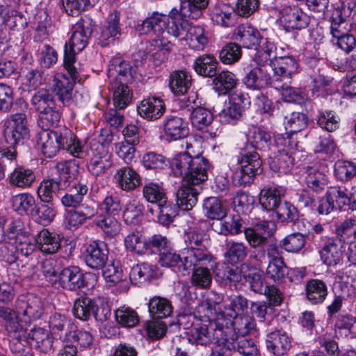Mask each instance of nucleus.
Here are the masks:
<instances>
[{
  "mask_svg": "<svg viewBox=\"0 0 356 356\" xmlns=\"http://www.w3.org/2000/svg\"><path fill=\"white\" fill-rule=\"evenodd\" d=\"M284 191L280 186H266L260 192L259 202L267 211H276L282 204L281 197Z\"/></svg>",
  "mask_w": 356,
  "mask_h": 356,
  "instance_id": "c756f323",
  "label": "nucleus"
},
{
  "mask_svg": "<svg viewBox=\"0 0 356 356\" xmlns=\"http://www.w3.org/2000/svg\"><path fill=\"white\" fill-rule=\"evenodd\" d=\"M229 339L233 341V353L237 350L241 356H261L255 341L251 337L234 338L229 335Z\"/></svg>",
  "mask_w": 356,
  "mask_h": 356,
  "instance_id": "6e6d98bb",
  "label": "nucleus"
},
{
  "mask_svg": "<svg viewBox=\"0 0 356 356\" xmlns=\"http://www.w3.org/2000/svg\"><path fill=\"white\" fill-rule=\"evenodd\" d=\"M143 196L148 202L163 205L167 202L168 197L165 189L159 184L150 182L143 187Z\"/></svg>",
  "mask_w": 356,
  "mask_h": 356,
  "instance_id": "864d4df0",
  "label": "nucleus"
},
{
  "mask_svg": "<svg viewBox=\"0 0 356 356\" xmlns=\"http://www.w3.org/2000/svg\"><path fill=\"white\" fill-rule=\"evenodd\" d=\"M163 131L168 138L175 140L182 139L188 134V123L180 117L170 116L164 123Z\"/></svg>",
  "mask_w": 356,
  "mask_h": 356,
  "instance_id": "473e14b6",
  "label": "nucleus"
},
{
  "mask_svg": "<svg viewBox=\"0 0 356 356\" xmlns=\"http://www.w3.org/2000/svg\"><path fill=\"white\" fill-rule=\"evenodd\" d=\"M136 70L133 69L128 61L120 56L113 58L109 63L108 76L111 81L132 83L135 78Z\"/></svg>",
  "mask_w": 356,
  "mask_h": 356,
  "instance_id": "6ab92c4d",
  "label": "nucleus"
},
{
  "mask_svg": "<svg viewBox=\"0 0 356 356\" xmlns=\"http://www.w3.org/2000/svg\"><path fill=\"white\" fill-rule=\"evenodd\" d=\"M31 104L39 113L38 122L42 128L58 127L60 122V106L49 89L41 88L33 95Z\"/></svg>",
  "mask_w": 356,
  "mask_h": 356,
  "instance_id": "39448f33",
  "label": "nucleus"
},
{
  "mask_svg": "<svg viewBox=\"0 0 356 356\" xmlns=\"http://www.w3.org/2000/svg\"><path fill=\"white\" fill-rule=\"evenodd\" d=\"M60 286L67 291H75L86 286L83 273L75 266L65 268L58 275Z\"/></svg>",
  "mask_w": 356,
  "mask_h": 356,
  "instance_id": "5701e85b",
  "label": "nucleus"
},
{
  "mask_svg": "<svg viewBox=\"0 0 356 356\" xmlns=\"http://www.w3.org/2000/svg\"><path fill=\"white\" fill-rule=\"evenodd\" d=\"M159 262L162 266L177 267V270L184 275L188 273L191 268H184L183 251L181 254H177L170 250H165L161 252Z\"/></svg>",
  "mask_w": 356,
  "mask_h": 356,
  "instance_id": "e2e57ef3",
  "label": "nucleus"
},
{
  "mask_svg": "<svg viewBox=\"0 0 356 356\" xmlns=\"http://www.w3.org/2000/svg\"><path fill=\"white\" fill-rule=\"evenodd\" d=\"M234 333L230 332V336L234 338L250 337L249 334L254 328V321L248 316H234L233 321ZM230 330H232L230 329Z\"/></svg>",
  "mask_w": 356,
  "mask_h": 356,
  "instance_id": "13d9d810",
  "label": "nucleus"
},
{
  "mask_svg": "<svg viewBox=\"0 0 356 356\" xmlns=\"http://www.w3.org/2000/svg\"><path fill=\"white\" fill-rule=\"evenodd\" d=\"M209 0L181 1V13L185 17L197 19L202 15V10L209 5Z\"/></svg>",
  "mask_w": 356,
  "mask_h": 356,
  "instance_id": "052dcab7",
  "label": "nucleus"
},
{
  "mask_svg": "<svg viewBox=\"0 0 356 356\" xmlns=\"http://www.w3.org/2000/svg\"><path fill=\"white\" fill-rule=\"evenodd\" d=\"M8 179L11 186L24 188L33 183L35 176L32 170L18 166L10 173Z\"/></svg>",
  "mask_w": 356,
  "mask_h": 356,
  "instance_id": "37998d69",
  "label": "nucleus"
},
{
  "mask_svg": "<svg viewBox=\"0 0 356 356\" xmlns=\"http://www.w3.org/2000/svg\"><path fill=\"white\" fill-rule=\"evenodd\" d=\"M354 5L342 2L341 6L332 8L330 15H325V19L330 23V33L334 38L348 33L350 23L348 18L351 15Z\"/></svg>",
  "mask_w": 356,
  "mask_h": 356,
  "instance_id": "9d476101",
  "label": "nucleus"
},
{
  "mask_svg": "<svg viewBox=\"0 0 356 356\" xmlns=\"http://www.w3.org/2000/svg\"><path fill=\"white\" fill-rule=\"evenodd\" d=\"M124 245L127 250L138 254L147 252V240L139 231L130 232L124 238Z\"/></svg>",
  "mask_w": 356,
  "mask_h": 356,
  "instance_id": "4d7b16f0",
  "label": "nucleus"
},
{
  "mask_svg": "<svg viewBox=\"0 0 356 356\" xmlns=\"http://www.w3.org/2000/svg\"><path fill=\"white\" fill-rule=\"evenodd\" d=\"M234 38L239 42L242 47L256 49L263 41L259 31L250 25L241 24L236 28Z\"/></svg>",
  "mask_w": 356,
  "mask_h": 356,
  "instance_id": "b1692460",
  "label": "nucleus"
},
{
  "mask_svg": "<svg viewBox=\"0 0 356 356\" xmlns=\"http://www.w3.org/2000/svg\"><path fill=\"white\" fill-rule=\"evenodd\" d=\"M38 248L44 254H53L60 248L59 236L50 232L47 229H42L35 238Z\"/></svg>",
  "mask_w": 356,
  "mask_h": 356,
  "instance_id": "7c9ffc66",
  "label": "nucleus"
},
{
  "mask_svg": "<svg viewBox=\"0 0 356 356\" xmlns=\"http://www.w3.org/2000/svg\"><path fill=\"white\" fill-rule=\"evenodd\" d=\"M238 83L234 74L229 71H222L213 79V89L219 94L225 95L234 89Z\"/></svg>",
  "mask_w": 356,
  "mask_h": 356,
  "instance_id": "49530a36",
  "label": "nucleus"
},
{
  "mask_svg": "<svg viewBox=\"0 0 356 356\" xmlns=\"http://www.w3.org/2000/svg\"><path fill=\"white\" fill-rule=\"evenodd\" d=\"M250 143L246 145H252L254 150L260 149L263 151L270 150L271 144V137L270 134L259 127H254L248 134Z\"/></svg>",
  "mask_w": 356,
  "mask_h": 356,
  "instance_id": "c03bdc74",
  "label": "nucleus"
},
{
  "mask_svg": "<svg viewBox=\"0 0 356 356\" xmlns=\"http://www.w3.org/2000/svg\"><path fill=\"white\" fill-rule=\"evenodd\" d=\"M218 62L213 54H205L195 58L193 69L202 76L212 78L218 72Z\"/></svg>",
  "mask_w": 356,
  "mask_h": 356,
  "instance_id": "c9c22d12",
  "label": "nucleus"
},
{
  "mask_svg": "<svg viewBox=\"0 0 356 356\" xmlns=\"http://www.w3.org/2000/svg\"><path fill=\"white\" fill-rule=\"evenodd\" d=\"M92 29L90 23H77L68 42H65L64 49V67L74 79L79 77V69L75 65L76 53L81 51L88 44Z\"/></svg>",
  "mask_w": 356,
  "mask_h": 356,
  "instance_id": "f03ea898",
  "label": "nucleus"
},
{
  "mask_svg": "<svg viewBox=\"0 0 356 356\" xmlns=\"http://www.w3.org/2000/svg\"><path fill=\"white\" fill-rule=\"evenodd\" d=\"M95 300L81 296L75 300L72 309L74 316L82 321H88L94 312Z\"/></svg>",
  "mask_w": 356,
  "mask_h": 356,
  "instance_id": "3c124183",
  "label": "nucleus"
},
{
  "mask_svg": "<svg viewBox=\"0 0 356 356\" xmlns=\"http://www.w3.org/2000/svg\"><path fill=\"white\" fill-rule=\"evenodd\" d=\"M186 248L183 250L184 268H192L197 265H207L213 257L208 251L205 235L197 231H190L184 235Z\"/></svg>",
  "mask_w": 356,
  "mask_h": 356,
  "instance_id": "7ed1b4c3",
  "label": "nucleus"
},
{
  "mask_svg": "<svg viewBox=\"0 0 356 356\" xmlns=\"http://www.w3.org/2000/svg\"><path fill=\"white\" fill-rule=\"evenodd\" d=\"M209 163L208 160L202 156L193 157L188 172L186 173L184 181L187 184L200 186L208 179V169Z\"/></svg>",
  "mask_w": 356,
  "mask_h": 356,
  "instance_id": "4be33fe9",
  "label": "nucleus"
},
{
  "mask_svg": "<svg viewBox=\"0 0 356 356\" xmlns=\"http://www.w3.org/2000/svg\"><path fill=\"white\" fill-rule=\"evenodd\" d=\"M49 327L52 337L55 340H59L63 343L71 341V336L76 325L70 319L60 314L51 315L49 320Z\"/></svg>",
  "mask_w": 356,
  "mask_h": 356,
  "instance_id": "dca6fc26",
  "label": "nucleus"
},
{
  "mask_svg": "<svg viewBox=\"0 0 356 356\" xmlns=\"http://www.w3.org/2000/svg\"><path fill=\"white\" fill-rule=\"evenodd\" d=\"M71 79L63 74H56L53 79L51 89L63 106H68L71 103L74 85L76 81H79V76L76 79L71 76Z\"/></svg>",
  "mask_w": 356,
  "mask_h": 356,
  "instance_id": "412c9836",
  "label": "nucleus"
},
{
  "mask_svg": "<svg viewBox=\"0 0 356 356\" xmlns=\"http://www.w3.org/2000/svg\"><path fill=\"white\" fill-rule=\"evenodd\" d=\"M148 311L153 318H165L172 314L173 307L167 298L154 296L149 300Z\"/></svg>",
  "mask_w": 356,
  "mask_h": 356,
  "instance_id": "ea45409f",
  "label": "nucleus"
},
{
  "mask_svg": "<svg viewBox=\"0 0 356 356\" xmlns=\"http://www.w3.org/2000/svg\"><path fill=\"white\" fill-rule=\"evenodd\" d=\"M187 107L191 106L193 111L191 115L192 125L197 130L204 134V137L213 138L220 132L218 127L213 124V114L207 109L203 107H196L193 108L191 104H195V99L191 101L188 99Z\"/></svg>",
  "mask_w": 356,
  "mask_h": 356,
  "instance_id": "9b49d317",
  "label": "nucleus"
},
{
  "mask_svg": "<svg viewBox=\"0 0 356 356\" xmlns=\"http://www.w3.org/2000/svg\"><path fill=\"white\" fill-rule=\"evenodd\" d=\"M108 250L104 242L93 241L84 252V261L90 268L102 269L108 261Z\"/></svg>",
  "mask_w": 356,
  "mask_h": 356,
  "instance_id": "a211bd4d",
  "label": "nucleus"
},
{
  "mask_svg": "<svg viewBox=\"0 0 356 356\" xmlns=\"http://www.w3.org/2000/svg\"><path fill=\"white\" fill-rule=\"evenodd\" d=\"M243 81L248 88L261 89L270 84L271 79L265 70L260 67H256L245 75Z\"/></svg>",
  "mask_w": 356,
  "mask_h": 356,
  "instance_id": "de8ad7c7",
  "label": "nucleus"
},
{
  "mask_svg": "<svg viewBox=\"0 0 356 356\" xmlns=\"http://www.w3.org/2000/svg\"><path fill=\"white\" fill-rule=\"evenodd\" d=\"M121 81H111L110 90L113 92L114 106L119 109L125 108L131 102L133 93L128 84Z\"/></svg>",
  "mask_w": 356,
  "mask_h": 356,
  "instance_id": "72a5a7b5",
  "label": "nucleus"
},
{
  "mask_svg": "<svg viewBox=\"0 0 356 356\" xmlns=\"http://www.w3.org/2000/svg\"><path fill=\"white\" fill-rule=\"evenodd\" d=\"M38 134L37 144L42 149L47 157H53L63 149L64 144L67 143V137L70 136V130L63 129L57 132L49 130V128H42Z\"/></svg>",
  "mask_w": 356,
  "mask_h": 356,
  "instance_id": "6e6552de",
  "label": "nucleus"
},
{
  "mask_svg": "<svg viewBox=\"0 0 356 356\" xmlns=\"http://www.w3.org/2000/svg\"><path fill=\"white\" fill-rule=\"evenodd\" d=\"M79 169V163L75 159L58 163L54 170L58 177L55 179L60 181L63 186L65 187L67 184L73 180L77 175Z\"/></svg>",
  "mask_w": 356,
  "mask_h": 356,
  "instance_id": "a19ab883",
  "label": "nucleus"
},
{
  "mask_svg": "<svg viewBox=\"0 0 356 356\" xmlns=\"http://www.w3.org/2000/svg\"><path fill=\"white\" fill-rule=\"evenodd\" d=\"M307 118L305 114L300 112H293L289 118H287V122L286 124V129L288 130V133L282 136H286L287 135L293 136L295 135L304 129L307 125Z\"/></svg>",
  "mask_w": 356,
  "mask_h": 356,
  "instance_id": "69168bd1",
  "label": "nucleus"
},
{
  "mask_svg": "<svg viewBox=\"0 0 356 356\" xmlns=\"http://www.w3.org/2000/svg\"><path fill=\"white\" fill-rule=\"evenodd\" d=\"M275 146L277 149V154L270 162V168L274 172L286 174L294 165L298 153V142L293 136H277Z\"/></svg>",
  "mask_w": 356,
  "mask_h": 356,
  "instance_id": "0eeeda50",
  "label": "nucleus"
},
{
  "mask_svg": "<svg viewBox=\"0 0 356 356\" xmlns=\"http://www.w3.org/2000/svg\"><path fill=\"white\" fill-rule=\"evenodd\" d=\"M321 259L327 266H336L343 257V245L337 238H330L319 252Z\"/></svg>",
  "mask_w": 356,
  "mask_h": 356,
  "instance_id": "bb28decb",
  "label": "nucleus"
},
{
  "mask_svg": "<svg viewBox=\"0 0 356 356\" xmlns=\"http://www.w3.org/2000/svg\"><path fill=\"white\" fill-rule=\"evenodd\" d=\"M190 48L196 51H202L209 43L208 32L201 26H191L188 33V38Z\"/></svg>",
  "mask_w": 356,
  "mask_h": 356,
  "instance_id": "8fccbe9b",
  "label": "nucleus"
},
{
  "mask_svg": "<svg viewBox=\"0 0 356 356\" xmlns=\"http://www.w3.org/2000/svg\"><path fill=\"white\" fill-rule=\"evenodd\" d=\"M230 328L216 322L198 324L191 330L190 341L197 345L208 346L214 342L213 356H232L233 341L229 339Z\"/></svg>",
  "mask_w": 356,
  "mask_h": 356,
  "instance_id": "f257e3e1",
  "label": "nucleus"
},
{
  "mask_svg": "<svg viewBox=\"0 0 356 356\" xmlns=\"http://www.w3.org/2000/svg\"><path fill=\"white\" fill-rule=\"evenodd\" d=\"M120 14L118 11L111 13L104 24L101 26L97 33L98 44L102 47L108 46L119 39L121 35L120 25Z\"/></svg>",
  "mask_w": 356,
  "mask_h": 356,
  "instance_id": "2eb2a0df",
  "label": "nucleus"
},
{
  "mask_svg": "<svg viewBox=\"0 0 356 356\" xmlns=\"http://www.w3.org/2000/svg\"><path fill=\"white\" fill-rule=\"evenodd\" d=\"M291 83H281L282 87L275 88L281 91L283 99L287 102H292L298 104H304L307 99V95L300 88H293Z\"/></svg>",
  "mask_w": 356,
  "mask_h": 356,
  "instance_id": "680f3d73",
  "label": "nucleus"
},
{
  "mask_svg": "<svg viewBox=\"0 0 356 356\" xmlns=\"http://www.w3.org/2000/svg\"><path fill=\"white\" fill-rule=\"evenodd\" d=\"M193 159V157L186 152L177 154L170 163L174 175L184 178L186 173L188 172Z\"/></svg>",
  "mask_w": 356,
  "mask_h": 356,
  "instance_id": "338daca9",
  "label": "nucleus"
},
{
  "mask_svg": "<svg viewBox=\"0 0 356 356\" xmlns=\"http://www.w3.org/2000/svg\"><path fill=\"white\" fill-rule=\"evenodd\" d=\"M13 209L19 214H28L32 216L35 207V200L29 193H21L12 198Z\"/></svg>",
  "mask_w": 356,
  "mask_h": 356,
  "instance_id": "bf43d9fd",
  "label": "nucleus"
},
{
  "mask_svg": "<svg viewBox=\"0 0 356 356\" xmlns=\"http://www.w3.org/2000/svg\"><path fill=\"white\" fill-rule=\"evenodd\" d=\"M8 126L5 130V137L8 143L14 145H23L29 139V130L27 127L26 115L24 113L11 115L10 120L6 122Z\"/></svg>",
  "mask_w": 356,
  "mask_h": 356,
  "instance_id": "f8f14e48",
  "label": "nucleus"
},
{
  "mask_svg": "<svg viewBox=\"0 0 356 356\" xmlns=\"http://www.w3.org/2000/svg\"><path fill=\"white\" fill-rule=\"evenodd\" d=\"M192 84L191 75L184 70L173 71L170 75L169 86L177 96L187 93Z\"/></svg>",
  "mask_w": 356,
  "mask_h": 356,
  "instance_id": "e433bc0d",
  "label": "nucleus"
},
{
  "mask_svg": "<svg viewBox=\"0 0 356 356\" xmlns=\"http://www.w3.org/2000/svg\"><path fill=\"white\" fill-rule=\"evenodd\" d=\"M273 76L270 85L273 88L282 87L281 83H291L292 76L298 68V63L293 56H279L271 63Z\"/></svg>",
  "mask_w": 356,
  "mask_h": 356,
  "instance_id": "1a4fd4ad",
  "label": "nucleus"
},
{
  "mask_svg": "<svg viewBox=\"0 0 356 356\" xmlns=\"http://www.w3.org/2000/svg\"><path fill=\"white\" fill-rule=\"evenodd\" d=\"M17 310L0 306V318L4 321V327L8 335L15 339L26 338L25 324L19 319Z\"/></svg>",
  "mask_w": 356,
  "mask_h": 356,
  "instance_id": "f3484780",
  "label": "nucleus"
},
{
  "mask_svg": "<svg viewBox=\"0 0 356 356\" xmlns=\"http://www.w3.org/2000/svg\"><path fill=\"white\" fill-rule=\"evenodd\" d=\"M92 156L88 165L89 172L94 176L97 177L103 175L112 165V153L105 148L97 145L90 148Z\"/></svg>",
  "mask_w": 356,
  "mask_h": 356,
  "instance_id": "aec40b11",
  "label": "nucleus"
},
{
  "mask_svg": "<svg viewBox=\"0 0 356 356\" xmlns=\"http://www.w3.org/2000/svg\"><path fill=\"white\" fill-rule=\"evenodd\" d=\"M64 188L60 181L55 178L44 180L38 188V195L42 202L51 203L57 197V193Z\"/></svg>",
  "mask_w": 356,
  "mask_h": 356,
  "instance_id": "79ce46f5",
  "label": "nucleus"
},
{
  "mask_svg": "<svg viewBox=\"0 0 356 356\" xmlns=\"http://www.w3.org/2000/svg\"><path fill=\"white\" fill-rule=\"evenodd\" d=\"M287 266L282 259L269 261L266 274L268 277L277 283H282L287 275Z\"/></svg>",
  "mask_w": 356,
  "mask_h": 356,
  "instance_id": "774afa93",
  "label": "nucleus"
},
{
  "mask_svg": "<svg viewBox=\"0 0 356 356\" xmlns=\"http://www.w3.org/2000/svg\"><path fill=\"white\" fill-rule=\"evenodd\" d=\"M266 347L275 356H282L291 348V339L285 332H272L267 336Z\"/></svg>",
  "mask_w": 356,
  "mask_h": 356,
  "instance_id": "cd10ccee",
  "label": "nucleus"
},
{
  "mask_svg": "<svg viewBox=\"0 0 356 356\" xmlns=\"http://www.w3.org/2000/svg\"><path fill=\"white\" fill-rule=\"evenodd\" d=\"M202 187L185 183L177 192V204L184 210H191L198 201Z\"/></svg>",
  "mask_w": 356,
  "mask_h": 356,
  "instance_id": "c85d7f7f",
  "label": "nucleus"
},
{
  "mask_svg": "<svg viewBox=\"0 0 356 356\" xmlns=\"http://www.w3.org/2000/svg\"><path fill=\"white\" fill-rule=\"evenodd\" d=\"M341 244L356 243V218H347L336 228V236Z\"/></svg>",
  "mask_w": 356,
  "mask_h": 356,
  "instance_id": "a18cd8bd",
  "label": "nucleus"
},
{
  "mask_svg": "<svg viewBox=\"0 0 356 356\" xmlns=\"http://www.w3.org/2000/svg\"><path fill=\"white\" fill-rule=\"evenodd\" d=\"M137 111L142 118L148 120H155L163 114L165 105L161 99L149 97L140 102Z\"/></svg>",
  "mask_w": 356,
  "mask_h": 356,
  "instance_id": "a878e982",
  "label": "nucleus"
},
{
  "mask_svg": "<svg viewBox=\"0 0 356 356\" xmlns=\"http://www.w3.org/2000/svg\"><path fill=\"white\" fill-rule=\"evenodd\" d=\"M248 255V248L242 242L227 241L226 251L224 254L225 260L232 264L243 261Z\"/></svg>",
  "mask_w": 356,
  "mask_h": 356,
  "instance_id": "603ef678",
  "label": "nucleus"
},
{
  "mask_svg": "<svg viewBox=\"0 0 356 356\" xmlns=\"http://www.w3.org/2000/svg\"><path fill=\"white\" fill-rule=\"evenodd\" d=\"M16 309L22 316L21 320L26 329L32 321L40 318L43 312L41 300L33 296L19 297L16 301Z\"/></svg>",
  "mask_w": 356,
  "mask_h": 356,
  "instance_id": "ddd939ff",
  "label": "nucleus"
},
{
  "mask_svg": "<svg viewBox=\"0 0 356 356\" xmlns=\"http://www.w3.org/2000/svg\"><path fill=\"white\" fill-rule=\"evenodd\" d=\"M280 22L286 31L305 29L309 17L296 6H286L280 11Z\"/></svg>",
  "mask_w": 356,
  "mask_h": 356,
  "instance_id": "4468645a",
  "label": "nucleus"
},
{
  "mask_svg": "<svg viewBox=\"0 0 356 356\" xmlns=\"http://www.w3.org/2000/svg\"><path fill=\"white\" fill-rule=\"evenodd\" d=\"M239 168L233 174V180L238 186H246L253 182L255 176L262 171L261 156L252 145H245L237 160Z\"/></svg>",
  "mask_w": 356,
  "mask_h": 356,
  "instance_id": "20e7f679",
  "label": "nucleus"
},
{
  "mask_svg": "<svg viewBox=\"0 0 356 356\" xmlns=\"http://www.w3.org/2000/svg\"><path fill=\"white\" fill-rule=\"evenodd\" d=\"M114 179L117 186L126 192H131L141 184L140 175L128 166L118 169L114 175Z\"/></svg>",
  "mask_w": 356,
  "mask_h": 356,
  "instance_id": "393cba45",
  "label": "nucleus"
},
{
  "mask_svg": "<svg viewBox=\"0 0 356 356\" xmlns=\"http://www.w3.org/2000/svg\"><path fill=\"white\" fill-rule=\"evenodd\" d=\"M232 10L225 3H216L209 7L211 20L216 25L229 27L234 24Z\"/></svg>",
  "mask_w": 356,
  "mask_h": 356,
  "instance_id": "2f4dec72",
  "label": "nucleus"
},
{
  "mask_svg": "<svg viewBox=\"0 0 356 356\" xmlns=\"http://www.w3.org/2000/svg\"><path fill=\"white\" fill-rule=\"evenodd\" d=\"M329 195L339 209L356 210V189L348 195L346 188L334 186L329 189Z\"/></svg>",
  "mask_w": 356,
  "mask_h": 356,
  "instance_id": "58836bf2",
  "label": "nucleus"
},
{
  "mask_svg": "<svg viewBox=\"0 0 356 356\" xmlns=\"http://www.w3.org/2000/svg\"><path fill=\"white\" fill-rule=\"evenodd\" d=\"M168 17L167 15L159 12H153L141 24L136 27V30L140 34L153 33L155 38L152 40L151 45L154 47L155 51L170 52L173 44L168 41L165 35L164 27L166 28Z\"/></svg>",
  "mask_w": 356,
  "mask_h": 356,
  "instance_id": "423d86ee",
  "label": "nucleus"
},
{
  "mask_svg": "<svg viewBox=\"0 0 356 356\" xmlns=\"http://www.w3.org/2000/svg\"><path fill=\"white\" fill-rule=\"evenodd\" d=\"M203 211L207 218L211 220H221L227 216V208L217 197L204 199Z\"/></svg>",
  "mask_w": 356,
  "mask_h": 356,
  "instance_id": "09e8293b",
  "label": "nucleus"
},
{
  "mask_svg": "<svg viewBox=\"0 0 356 356\" xmlns=\"http://www.w3.org/2000/svg\"><path fill=\"white\" fill-rule=\"evenodd\" d=\"M29 234L24 229L23 222L20 220L10 222L7 228L3 230L2 238L17 243L19 240L26 239Z\"/></svg>",
  "mask_w": 356,
  "mask_h": 356,
  "instance_id": "0e129e2a",
  "label": "nucleus"
},
{
  "mask_svg": "<svg viewBox=\"0 0 356 356\" xmlns=\"http://www.w3.org/2000/svg\"><path fill=\"white\" fill-rule=\"evenodd\" d=\"M88 191V186L81 183L74 185L70 188L60 198L61 204L65 207L76 209L79 207L87 194Z\"/></svg>",
  "mask_w": 356,
  "mask_h": 356,
  "instance_id": "4c0bfd02",
  "label": "nucleus"
},
{
  "mask_svg": "<svg viewBox=\"0 0 356 356\" xmlns=\"http://www.w3.org/2000/svg\"><path fill=\"white\" fill-rule=\"evenodd\" d=\"M305 182L309 188L318 192L325 189L327 185V177L316 167H307Z\"/></svg>",
  "mask_w": 356,
  "mask_h": 356,
  "instance_id": "5fc2aeb1",
  "label": "nucleus"
},
{
  "mask_svg": "<svg viewBox=\"0 0 356 356\" xmlns=\"http://www.w3.org/2000/svg\"><path fill=\"white\" fill-rule=\"evenodd\" d=\"M305 295L312 305L322 303L326 298L328 291L326 283L318 279H311L305 284Z\"/></svg>",
  "mask_w": 356,
  "mask_h": 356,
  "instance_id": "f704fd0d",
  "label": "nucleus"
}]
</instances>
